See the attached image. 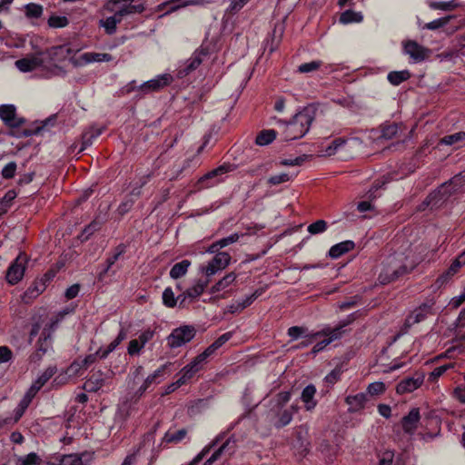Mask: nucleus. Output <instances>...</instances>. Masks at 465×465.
<instances>
[{
    "label": "nucleus",
    "mask_w": 465,
    "mask_h": 465,
    "mask_svg": "<svg viewBox=\"0 0 465 465\" xmlns=\"http://www.w3.org/2000/svg\"><path fill=\"white\" fill-rule=\"evenodd\" d=\"M316 107L312 104L302 107L290 121H284L277 117L272 120L282 128V135L284 141H293L303 137L311 128L316 117Z\"/></svg>",
    "instance_id": "obj_1"
},
{
    "label": "nucleus",
    "mask_w": 465,
    "mask_h": 465,
    "mask_svg": "<svg viewBox=\"0 0 465 465\" xmlns=\"http://www.w3.org/2000/svg\"><path fill=\"white\" fill-rule=\"evenodd\" d=\"M417 264V261L405 253H393L382 262L378 280L383 285L388 284L412 272Z\"/></svg>",
    "instance_id": "obj_2"
},
{
    "label": "nucleus",
    "mask_w": 465,
    "mask_h": 465,
    "mask_svg": "<svg viewBox=\"0 0 465 465\" xmlns=\"http://www.w3.org/2000/svg\"><path fill=\"white\" fill-rule=\"evenodd\" d=\"M196 335V329L193 325H182L173 330L167 337L171 348L181 347L191 341Z\"/></svg>",
    "instance_id": "obj_3"
},
{
    "label": "nucleus",
    "mask_w": 465,
    "mask_h": 465,
    "mask_svg": "<svg viewBox=\"0 0 465 465\" xmlns=\"http://www.w3.org/2000/svg\"><path fill=\"white\" fill-rule=\"evenodd\" d=\"M356 319L355 314L349 315L346 319L341 321L337 326L331 328L330 326L324 327L322 330L312 334V339H317L322 336H326L327 339L332 342L340 338L346 332L345 327L350 325Z\"/></svg>",
    "instance_id": "obj_4"
},
{
    "label": "nucleus",
    "mask_w": 465,
    "mask_h": 465,
    "mask_svg": "<svg viewBox=\"0 0 465 465\" xmlns=\"http://www.w3.org/2000/svg\"><path fill=\"white\" fill-rule=\"evenodd\" d=\"M26 262L27 256L25 253H20L16 259L12 262L5 273V279L9 284L15 285L23 279Z\"/></svg>",
    "instance_id": "obj_5"
},
{
    "label": "nucleus",
    "mask_w": 465,
    "mask_h": 465,
    "mask_svg": "<svg viewBox=\"0 0 465 465\" xmlns=\"http://www.w3.org/2000/svg\"><path fill=\"white\" fill-rule=\"evenodd\" d=\"M465 186V172H461L459 174L453 176L449 182L444 183L440 185L438 191L435 193L436 195H440V199H444L457 193Z\"/></svg>",
    "instance_id": "obj_6"
},
{
    "label": "nucleus",
    "mask_w": 465,
    "mask_h": 465,
    "mask_svg": "<svg viewBox=\"0 0 465 465\" xmlns=\"http://www.w3.org/2000/svg\"><path fill=\"white\" fill-rule=\"evenodd\" d=\"M404 53L408 54L414 63H420L429 58L431 51L420 45L416 41L409 40L403 44Z\"/></svg>",
    "instance_id": "obj_7"
},
{
    "label": "nucleus",
    "mask_w": 465,
    "mask_h": 465,
    "mask_svg": "<svg viewBox=\"0 0 465 465\" xmlns=\"http://www.w3.org/2000/svg\"><path fill=\"white\" fill-rule=\"evenodd\" d=\"M434 302L432 301L423 302L419 307L415 308L406 318L405 325L411 327L424 321L428 315L432 314V307Z\"/></svg>",
    "instance_id": "obj_8"
},
{
    "label": "nucleus",
    "mask_w": 465,
    "mask_h": 465,
    "mask_svg": "<svg viewBox=\"0 0 465 465\" xmlns=\"http://www.w3.org/2000/svg\"><path fill=\"white\" fill-rule=\"evenodd\" d=\"M232 165L230 163H224L217 168L208 172L200 180V183H205V187H211L217 183L223 181V175L231 172Z\"/></svg>",
    "instance_id": "obj_9"
},
{
    "label": "nucleus",
    "mask_w": 465,
    "mask_h": 465,
    "mask_svg": "<svg viewBox=\"0 0 465 465\" xmlns=\"http://www.w3.org/2000/svg\"><path fill=\"white\" fill-rule=\"evenodd\" d=\"M0 118L5 125L11 128H16L23 125L25 119L17 117L16 108L13 104H3L0 106Z\"/></svg>",
    "instance_id": "obj_10"
},
{
    "label": "nucleus",
    "mask_w": 465,
    "mask_h": 465,
    "mask_svg": "<svg viewBox=\"0 0 465 465\" xmlns=\"http://www.w3.org/2000/svg\"><path fill=\"white\" fill-rule=\"evenodd\" d=\"M230 260L231 256L228 252H219L205 267H202V272H204L206 276L213 275L228 265Z\"/></svg>",
    "instance_id": "obj_11"
},
{
    "label": "nucleus",
    "mask_w": 465,
    "mask_h": 465,
    "mask_svg": "<svg viewBox=\"0 0 465 465\" xmlns=\"http://www.w3.org/2000/svg\"><path fill=\"white\" fill-rule=\"evenodd\" d=\"M423 381L424 374L422 372H415L412 376L407 377L398 383L396 392L398 394L412 392L423 383Z\"/></svg>",
    "instance_id": "obj_12"
},
{
    "label": "nucleus",
    "mask_w": 465,
    "mask_h": 465,
    "mask_svg": "<svg viewBox=\"0 0 465 465\" xmlns=\"http://www.w3.org/2000/svg\"><path fill=\"white\" fill-rule=\"evenodd\" d=\"M173 81V76L169 74H163L161 75H158L154 79H151L147 82H144L139 86V89L144 93L148 94L151 92H156L163 87L169 85Z\"/></svg>",
    "instance_id": "obj_13"
},
{
    "label": "nucleus",
    "mask_w": 465,
    "mask_h": 465,
    "mask_svg": "<svg viewBox=\"0 0 465 465\" xmlns=\"http://www.w3.org/2000/svg\"><path fill=\"white\" fill-rule=\"evenodd\" d=\"M43 52L15 61V66L24 73L32 72L44 64Z\"/></svg>",
    "instance_id": "obj_14"
},
{
    "label": "nucleus",
    "mask_w": 465,
    "mask_h": 465,
    "mask_svg": "<svg viewBox=\"0 0 465 465\" xmlns=\"http://www.w3.org/2000/svg\"><path fill=\"white\" fill-rule=\"evenodd\" d=\"M209 54V49L203 45L195 50L191 58L186 61L185 67L180 70V74H189L194 71L203 62V58Z\"/></svg>",
    "instance_id": "obj_15"
},
{
    "label": "nucleus",
    "mask_w": 465,
    "mask_h": 465,
    "mask_svg": "<svg viewBox=\"0 0 465 465\" xmlns=\"http://www.w3.org/2000/svg\"><path fill=\"white\" fill-rule=\"evenodd\" d=\"M187 433H188V430H187V429H184V428L178 430L177 431H174V432H172L170 430L165 432L164 436L162 439L161 443L158 445L157 448H154L153 450V457L156 456L160 452L161 448L163 444H171V443L177 444V443L181 442L186 437Z\"/></svg>",
    "instance_id": "obj_16"
},
{
    "label": "nucleus",
    "mask_w": 465,
    "mask_h": 465,
    "mask_svg": "<svg viewBox=\"0 0 465 465\" xmlns=\"http://www.w3.org/2000/svg\"><path fill=\"white\" fill-rule=\"evenodd\" d=\"M420 415L417 408L411 410L408 415L404 416L401 420L402 429L405 433L412 435L418 428Z\"/></svg>",
    "instance_id": "obj_17"
},
{
    "label": "nucleus",
    "mask_w": 465,
    "mask_h": 465,
    "mask_svg": "<svg viewBox=\"0 0 465 465\" xmlns=\"http://www.w3.org/2000/svg\"><path fill=\"white\" fill-rule=\"evenodd\" d=\"M463 320H465V310L460 312L455 331L456 336L453 341L456 343L453 349H458L460 351L465 347V322H463Z\"/></svg>",
    "instance_id": "obj_18"
},
{
    "label": "nucleus",
    "mask_w": 465,
    "mask_h": 465,
    "mask_svg": "<svg viewBox=\"0 0 465 465\" xmlns=\"http://www.w3.org/2000/svg\"><path fill=\"white\" fill-rule=\"evenodd\" d=\"M202 4L200 0H171L169 2H164L158 5V10H163L164 6H169L168 11L165 12L164 15L171 14L175 12L181 8L189 6V5H196Z\"/></svg>",
    "instance_id": "obj_19"
},
{
    "label": "nucleus",
    "mask_w": 465,
    "mask_h": 465,
    "mask_svg": "<svg viewBox=\"0 0 465 465\" xmlns=\"http://www.w3.org/2000/svg\"><path fill=\"white\" fill-rule=\"evenodd\" d=\"M465 263L463 261L460 259L458 256L450 264V266L448 268L446 272H444L442 274H440L438 279L436 280V283L440 286L446 282H449V280L455 275L459 270L464 266Z\"/></svg>",
    "instance_id": "obj_20"
},
{
    "label": "nucleus",
    "mask_w": 465,
    "mask_h": 465,
    "mask_svg": "<svg viewBox=\"0 0 465 465\" xmlns=\"http://www.w3.org/2000/svg\"><path fill=\"white\" fill-rule=\"evenodd\" d=\"M316 394V388L312 384L307 385L302 391L301 400L304 403V408L308 411H312L317 405L314 399Z\"/></svg>",
    "instance_id": "obj_21"
},
{
    "label": "nucleus",
    "mask_w": 465,
    "mask_h": 465,
    "mask_svg": "<svg viewBox=\"0 0 465 465\" xmlns=\"http://www.w3.org/2000/svg\"><path fill=\"white\" fill-rule=\"evenodd\" d=\"M104 384V373L101 371L94 373L83 385L87 392H96Z\"/></svg>",
    "instance_id": "obj_22"
},
{
    "label": "nucleus",
    "mask_w": 465,
    "mask_h": 465,
    "mask_svg": "<svg viewBox=\"0 0 465 465\" xmlns=\"http://www.w3.org/2000/svg\"><path fill=\"white\" fill-rule=\"evenodd\" d=\"M367 401L366 393L361 392L355 395H349L345 399V402L349 405L350 412H356L362 410Z\"/></svg>",
    "instance_id": "obj_23"
},
{
    "label": "nucleus",
    "mask_w": 465,
    "mask_h": 465,
    "mask_svg": "<svg viewBox=\"0 0 465 465\" xmlns=\"http://www.w3.org/2000/svg\"><path fill=\"white\" fill-rule=\"evenodd\" d=\"M90 457V455L86 452H83L81 454L71 453L67 455H63L59 460L60 465H85L84 458Z\"/></svg>",
    "instance_id": "obj_24"
},
{
    "label": "nucleus",
    "mask_w": 465,
    "mask_h": 465,
    "mask_svg": "<svg viewBox=\"0 0 465 465\" xmlns=\"http://www.w3.org/2000/svg\"><path fill=\"white\" fill-rule=\"evenodd\" d=\"M355 244L352 241H344L340 243L333 245L330 251V257L336 259L341 256L342 254L350 252L354 248Z\"/></svg>",
    "instance_id": "obj_25"
},
{
    "label": "nucleus",
    "mask_w": 465,
    "mask_h": 465,
    "mask_svg": "<svg viewBox=\"0 0 465 465\" xmlns=\"http://www.w3.org/2000/svg\"><path fill=\"white\" fill-rule=\"evenodd\" d=\"M190 265L191 262L189 260H183L175 263L170 270V277L173 280L182 278L187 273Z\"/></svg>",
    "instance_id": "obj_26"
},
{
    "label": "nucleus",
    "mask_w": 465,
    "mask_h": 465,
    "mask_svg": "<svg viewBox=\"0 0 465 465\" xmlns=\"http://www.w3.org/2000/svg\"><path fill=\"white\" fill-rule=\"evenodd\" d=\"M103 133V128L92 127L85 131L82 135V148L81 151L84 150L87 146L92 145L94 140L100 136Z\"/></svg>",
    "instance_id": "obj_27"
},
{
    "label": "nucleus",
    "mask_w": 465,
    "mask_h": 465,
    "mask_svg": "<svg viewBox=\"0 0 465 465\" xmlns=\"http://www.w3.org/2000/svg\"><path fill=\"white\" fill-rule=\"evenodd\" d=\"M401 131V125L396 123L381 126V139L391 140L398 136Z\"/></svg>",
    "instance_id": "obj_28"
},
{
    "label": "nucleus",
    "mask_w": 465,
    "mask_h": 465,
    "mask_svg": "<svg viewBox=\"0 0 465 465\" xmlns=\"http://www.w3.org/2000/svg\"><path fill=\"white\" fill-rule=\"evenodd\" d=\"M145 10L144 4H129L127 5L123 6L120 10L116 11V16L122 21V18L125 15H132L134 13L141 14Z\"/></svg>",
    "instance_id": "obj_29"
},
{
    "label": "nucleus",
    "mask_w": 465,
    "mask_h": 465,
    "mask_svg": "<svg viewBox=\"0 0 465 465\" xmlns=\"http://www.w3.org/2000/svg\"><path fill=\"white\" fill-rule=\"evenodd\" d=\"M208 280H198L193 286L185 290L186 295L190 297L189 302H192L194 299L199 297L204 292V289L208 285Z\"/></svg>",
    "instance_id": "obj_30"
},
{
    "label": "nucleus",
    "mask_w": 465,
    "mask_h": 465,
    "mask_svg": "<svg viewBox=\"0 0 465 465\" xmlns=\"http://www.w3.org/2000/svg\"><path fill=\"white\" fill-rule=\"evenodd\" d=\"M264 292L263 288L257 289L252 294L247 295L242 301H239L236 305H234V312H242L246 307L250 306L255 299L261 296Z\"/></svg>",
    "instance_id": "obj_31"
},
{
    "label": "nucleus",
    "mask_w": 465,
    "mask_h": 465,
    "mask_svg": "<svg viewBox=\"0 0 465 465\" xmlns=\"http://www.w3.org/2000/svg\"><path fill=\"white\" fill-rule=\"evenodd\" d=\"M363 19L361 12H355L353 10H346L340 15L339 21L341 24L347 25L351 23H360Z\"/></svg>",
    "instance_id": "obj_32"
},
{
    "label": "nucleus",
    "mask_w": 465,
    "mask_h": 465,
    "mask_svg": "<svg viewBox=\"0 0 465 465\" xmlns=\"http://www.w3.org/2000/svg\"><path fill=\"white\" fill-rule=\"evenodd\" d=\"M411 73L408 70L392 71L388 74L387 79L392 85H399L411 77Z\"/></svg>",
    "instance_id": "obj_33"
},
{
    "label": "nucleus",
    "mask_w": 465,
    "mask_h": 465,
    "mask_svg": "<svg viewBox=\"0 0 465 465\" xmlns=\"http://www.w3.org/2000/svg\"><path fill=\"white\" fill-rule=\"evenodd\" d=\"M276 135L277 133L273 129L262 130L256 136L255 143L261 146L268 145L276 138Z\"/></svg>",
    "instance_id": "obj_34"
},
{
    "label": "nucleus",
    "mask_w": 465,
    "mask_h": 465,
    "mask_svg": "<svg viewBox=\"0 0 465 465\" xmlns=\"http://www.w3.org/2000/svg\"><path fill=\"white\" fill-rule=\"evenodd\" d=\"M101 226H102V223L97 221V220H94L93 222H91L88 225H86L81 235L78 236V238L81 240V242H85L87 241L91 235H93L95 232H97L98 230L101 229Z\"/></svg>",
    "instance_id": "obj_35"
},
{
    "label": "nucleus",
    "mask_w": 465,
    "mask_h": 465,
    "mask_svg": "<svg viewBox=\"0 0 465 465\" xmlns=\"http://www.w3.org/2000/svg\"><path fill=\"white\" fill-rule=\"evenodd\" d=\"M119 23H121V20L116 16L115 13L105 20H100V25L105 29V32L108 35H114L116 32V25Z\"/></svg>",
    "instance_id": "obj_36"
},
{
    "label": "nucleus",
    "mask_w": 465,
    "mask_h": 465,
    "mask_svg": "<svg viewBox=\"0 0 465 465\" xmlns=\"http://www.w3.org/2000/svg\"><path fill=\"white\" fill-rule=\"evenodd\" d=\"M83 59L86 63L110 62L113 60V56L107 53H85L83 54Z\"/></svg>",
    "instance_id": "obj_37"
},
{
    "label": "nucleus",
    "mask_w": 465,
    "mask_h": 465,
    "mask_svg": "<svg viewBox=\"0 0 465 465\" xmlns=\"http://www.w3.org/2000/svg\"><path fill=\"white\" fill-rule=\"evenodd\" d=\"M347 140L341 137L334 139L330 145L322 150L323 155L331 156L335 154L341 147L346 143Z\"/></svg>",
    "instance_id": "obj_38"
},
{
    "label": "nucleus",
    "mask_w": 465,
    "mask_h": 465,
    "mask_svg": "<svg viewBox=\"0 0 465 465\" xmlns=\"http://www.w3.org/2000/svg\"><path fill=\"white\" fill-rule=\"evenodd\" d=\"M15 197L16 193L14 190H9L5 196L0 199V215L7 213Z\"/></svg>",
    "instance_id": "obj_39"
},
{
    "label": "nucleus",
    "mask_w": 465,
    "mask_h": 465,
    "mask_svg": "<svg viewBox=\"0 0 465 465\" xmlns=\"http://www.w3.org/2000/svg\"><path fill=\"white\" fill-rule=\"evenodd\" d=\"M463 141H465V132H458L442 137L440 139V143L446 145H455Z\"/></svg>",
    "instance_id": "obj_40"
},
{
    "label": "nucleus",
    "mask_w": 465,
    "mask_h": 465,
    "mask_svg": "<svg viewBox=\"0 0 465 465\" xmlns=\"http://www.w3.org/2000/svg\"><path fill=\"white\" fill-rule=\"evenodd\" d=\"M162 298L163 303L168 308H174L177 305V299L174 296V292L171 287L164 289Z\"/></svg>",
    "instance_id": "obj_41"
},
{
    "label": "nucleus",
    "mask_w": 465,
    "mask_h": 465,
    "mask_svg": "<svg viewBox=\"0 0 465 465\" xmlns=\"http://www.w3.org/2000/svg\"><path fill=\"white\" fill-rule=\"evenodd\" d=\"M50 346V333L45 329H44L41 337L39 338L37 342V351H41L42 354H45L47 352Z\"/></svg>",
    "instance_id": "obj_42"
},
{
    "label": "nucleus",
    "mask_w": 465,
    "mask_h": 465,
    "mask_svg": "<svg viewBox=\"0 0 465 465\" xmlns=\"http://www.w3.org/2000/svg\"><path fill=\"white\" fill-rule=\"evenodd\" d=\"M429 6L433 10L452 11L458 6V4L454 0L448 2L431 1L429 3Z\"/></svg>",
    "instance_id": "obj_43"
},
{
    "label": "nucleus",
    "mask_w": 465,
    "mask_h": 465,
    "mask_svg": "<svg viewBox=\"0 0 465 465\" xmlns=\"http://www.w3.org/2000/svg\"><path fill=\"white\" fill-rule=\"evenodd\" d=\"M25 9L28 18H39L43 14V6L38 4L29 3L25 5Z\"/></svg>",
    "instance_id": "obj_44"
},
{
    "label": "nucleus",
    "mask_w": 465,
    "mask_h": 465,
    "mask_svg": "<svg viewBox=\"0 0 465 465\" xmlns=\"http://www.w3.org/2000/svg\"><path fill=\"white\" fill-rule=\"evenodd\" d=\"M55 366H49L35 381L39 387H43L56 372Z\"/></svg>",
    "instance_id": "obj_45"
},
{
    "label": "nucleus",
    "mask_w": 465,
    "mask_h": 465,
    "mask_svg": "<svg viewBox=\"0 0 465 465\" xmlns=\"http://www.w3.org/2000/svg\"><path fill=\"white\" fill-rule=\"evenodd\" d=\"M232 334L231 331L225 332L223 335H221L210 346L207 347V349L209 350L208 352H212V354H213L214 351L221 348L225 342H227L232 338Z\"/></svg>",
    "instance_id": "obj_46"
},
{
    "label": "nucleus",
    "mask_w": 465,
    "mask_h": 465,
    "mask_svg": "<svg viewBox=\"0 0 465 465\" xmlns=\"http://www.w3.org/2000/svg\"><path fill=\"white\" fill-rule=\"evenodd\" d=\"M322 64V61H312L309 63L302 64L298 66L297 72L301 74H308L317 71Z\"/></svg>",
    "instance_id": "obj_47"
},
{
    "label": "nucleus",
    "mask_w": 465,
    "mask_h": 465,
    "mask_svg": "<svg viewBox=\"0 0 465 465\" xmlns=\"http://www.w3.org/2000/svg\"><path fill=\"white\" fill-rule=\"evenodd\" d=\"M45 290V282H35L32 286H30L26 292H25V296H28L29 298L37 297L40 293H42Z\"/></svg>",
    "instance_id": "obj_48"
},
{
    "label": "nucleus",
    "mask_w": 465,
    "mask_h": 465,
    "mask_svg": "<svg viewBox=\"0 0 465 465\" xmlns=\"http://www.w3.org/2000/svg\"><path fill=\"white\" fill-rule=\"evenodd\" d=\"M54 119L48 118L41 125L36 126L35 129H24L17 137H29L39 134L49 123H53Z\"/></svg>",
    "instance_id": "obj_49"
},
{
    "label": "nucleus",
    "mask_w": 465,
    "mask_h": 465,
    "mask_svg": "<svg viewBox=\"0 0 465 465\" xmlns=\"http://www.w3.org/2000/svg\"><path fill=\"white\" fill-rule=\"evenodd\" d=\"M327 227V223L324 220H317L310 224L307 230L311 234H318L325 232Z\"/></svg>",
    "instance_id": "obj_50"
},
{
    "label": "nucleus",
    "mask_w": 465,
    "mask_h": 465,
    "mask_svg": "<svg viewBox=\"0 0 465 465\" xmlns=\"http://www.w3.org/2000/svg\"><path fill=\"white\" fill-rule=\"evenodd\" d=\"M450 19V16H446V17L433 20L430 23L425 24L423 25V29H428V30L440 29V28L445 26L449 23Z\"/></svg>",
    "instance_id": "obj_51"
},
{
    "label": "nucleus",
    "mask_w": 465,
    "mask_h": 465,
    "mask_svg": "<svg viewBox=\"0 0 465 465\" xmlns=\"http://www.w3.org/2000/svg\"><path fill=\"white\" fill-rule=\"evenodd\" d=\"M69 21L66 16L52 15L48 19V25L54 28H62L68 25Z\"/></svg>",
    "instance_id": "obj_52"
},
{
    "label": "nucleus",
    "mask_w": 465,
    "mask_h": 465,
    "mask_svg": "<svg viewBox=\"0 0 465 465\" xmlns=\"http://www.w3.org/2000/svg\"><path fill=\"white\" fill-rule=\"evenodd\" d=\"M20 465H39L41 458L35 452H31L24 457L19 458Z\"/></svg>",
    "instance_id": "obj_53"
},
{
    "label": "nucleus",
    "mask_w": 465,
    "mask_h": 465,
    "mask_svg": "<svg viewBox=\"0 0 465 465\" xmlns=\"http://www.w3.org/2000/svg\"><path fill=\"white\" fill-rule=\"evenodd\" d=\"M385 384L382 381H375L367 387V392L371 395H380L382 394L385 391Z\"/></svg>",
    "instance_id": "obj_54"
},
{
    "label": "nucleus",
    "mask_w": 465,
    "mask_h": 465,
    "mask_svg": "<svg viewBox=\"0 0 465 465\" xmlns=\"http://www.w3.org/2000/svg\"><path fill=\"white\" fill-rule=\"evenodd\" d=\"M17 169V164L15 162H10L5 165L2 169L1 175L4 179H12L14 178L15 172Z\"/></svg>",
    "instance_id": "obj_55"
},
{
    "label": "nucleus",
    "mask_w": 465,
    "mask_h": 465,
    "mask_svg": "<svg viewBox=\"0 0 465 465\" xmlns=\"http://www.w3.org/2000/svg\"><path fill=\"white\" fill-rule=\"evenodd\" d=\"M230 440L231 437H228L223 445L212 454V456L203 463V465H212L215 460H217L223 452L224 449L230 443Z\"/></svg>",
    "instance_id": "obj_56"
},
{
    "label": "nucleus",
    "mask_w": 465,
    "mask_h": 465,
    "mask_svg": "<svg viewBox=\"0 0 465 465\" xmlns=\"http://www.w3.org/2000/svg\"><path fill=\"white\" fill-rule=\"evenodd\" d=\"M120 257L115 254L114 252L110 255L107 259H106V262H105V266L104 267V269L99 272V280H103L104 279V276L110 272L112 266L116 262V261L119 259Z\"/></svg>",
    "instance_id": "obj_57"
},
{
    "label": "nucleus",
    "mask_w": 465,
    "mask_h": 465,
    "mask_svg": "<svg viewBox=\"0 0 465 465\" xmlns=\"http://www.w3.org/2000/svg\"><path fill=\"white\" fill-rule=\"evenodd\" d=\"M288 335L292 340H297L298 338H300L302 336L308 337L307 329L304 327H301V326H292L288 329Z\"/></svg>",
    "instance_id": "obj_58"
},
{
    "label": "nucleus",
    "mask_w": 465,
    "mask_h": 465,
    "mask_svg": "<svg viewBox=\"0 0 465 465\" xmlns=\"http://www.w3.org/2000/svg\"><path fill=\"white\" fill-rule=\"evenodd\" d=\"M223 435H219L212 446L203 449L188 465H198V463L203 459V457L209 452L210 449L217 442L223 440Z\"/></svg>",
    "instance_id": "obj_59"
},
{
    "label": "nucleus",
    "mask_w": 465,
    "mask_h": 465,
    "mask_svg": "<svg viewBox=\"0 0 465 465\" xmlns=\"http://www.w3.org/2000/svg\"><path fill=\"white\" fill-rule=\"evenodd\" d=\"M290 180V175L287 173H282L280 174L272 175L268 179V183L271 185H278L288 182Z\"/></svg>",
    "instance_id": "obj_60"
},
{
    "label": "nucleus",
    "mask_w": 465,
    "mask_h": 465,
    "mask_svg": "<svg viewBox=\"0 0 465 465\" xmlns=\"http://www.w3.org/2000/svg\"><path fill=\"white\" fill-rule=\"evenodd\" d=\"M171 365V363H165L163 365H162L160 368H158L157 370H155L153 371V373L150 374L146 379H145V383H150L152 384L153 382H155L156 379L161 377L163 375V373L164 372V371Z\"/></svg>",
    "instance_id": "obj_61"
},
{
    "label": "nucleus",
    "mask_w": 465,
    "mask_h": 465,
    "mask_svg": "<svg viewBox=\"0 0 465 465\" xmlns=\"http://www.w3.org/2000/svg\"><path fill=\"white\" fill-rule=\"evenodd\" d=\"M292 413L290 411L285 410L281 414L279 420L276 423V427H278V428L284 427V426L288 425L292 421Z\"/></svg>",
    "instance_id": "obj_62"
},
{
    "label": "nucleus",
    "mask_w": 465,
    "mask_h": 465,
    "mask_svg": "<svg viewBox=\"0 0 465 465\" xmlns=\"http://www.w3.org/2000/svg\"><path fill=\"white\" fill-rule=\"evenodd\" d=\"M232 235H229L228 237L226 238H223L218 242H216L215 243H213L209 251L211 252H218L219 249L228 245L229 243H232Z\"/></svg>",
    "instance_id": "obj_63"
},
{
    "label": "nucleus",
    "mask_w": 465,
    "mask_h": 465,
    "mask_svg": "<svg viewBox=\"0 0 465 465\" xmlns=\"http://www.w3.org/2000/svg\"><path fill=\"white\" fill-rule=\"evenodd\" d=\"M13 358V352L7 346H0V363H6Z\"/></svg>",
    "instance_id": "obj_64"
}]
</instances>
